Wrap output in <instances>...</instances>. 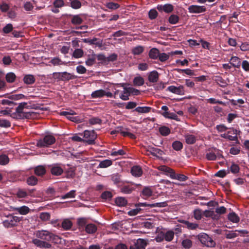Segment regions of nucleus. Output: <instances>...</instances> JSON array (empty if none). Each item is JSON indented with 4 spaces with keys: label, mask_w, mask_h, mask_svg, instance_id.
<instances>
[{
    "label": "nucleus",
    "mask_w": 249,
    "mask_h": 249,
    "mask_svg": "<svg viewBox=\"0 0 249 249\" xmlns=\"http://www.w3.org/2000/svg\"><path fill=\"white\" fill-rule=\"evenodd\" d=\"M27 103L22 102L19 103L16 108V112L12 114V117L17 119H30L32 117L33 112H25L24 108H27Z\"/></svg>",
    "instance_id": "f257e3e1"
},
{
    "label": "nucleus",
    "mask_w": 249,
    "mask_h": 249,
    "mask_svg": "<svg viewBox=\"0 0 249 249\" xmlns=\"http://www.w3.org/2000/svg\"><path fill=\"white\" fill-rule=\"evenodd\" d=\"M55 137L51 135H46L43 138L38 140L36 145L38 147H48L55 142Z\"/></svg>",
    "instance_id": "f03ea898"
},
{
    "label": "nucleus",
    "mask_w": 249,
    "mask_h": 249,
    "mask_svg": "<svg viewBox=\"0 0 249 249\" xmlns=\"http://www.w3.org/2000/svg\"><path fill=\"white\" fill-rule=\"evenodd\" d=\"M197 238L203 246L210 248L214 247L215 246V242L205 233H199L197 235Z\"/></svg>",
    "instance_id": "7ed1b4c3"
},
{
    "label": "nucleus",
    "mask_w": 249,
    "mask_h": 249,
    "mask_svg": "<svg viewBox=\"0 0 249 249\" xmlns=\"http://www.w3.org/2000/svg\"><path fill=\"white\" fill-rule=\"evenodd\" d=\"M83 137L85 138V142L89 144H93L95 140L97 138V135L94 130H86L83 132Z\"/></svg>",
    "instance_id": "20e7f679"
},
{
    "label": "nucleus",
    "mask_w": 249,
    "mask_h": 249,
    "mask_svg": "<svg viewBox=\"0 0 249 249\" xmlns=\"http://www.w3.org/2000/svg\"><path fill=\"white\" fill-rule=\"evenodd\" d=\"M54 76L57 79L62 81H69L71 79H74L77 76L66 71L61 72H55L53 73Z\"/></svg>",
    "instance_id": "39448f33"
},
{
    "label": "nucleus",
    "mask_w": 249,
    "mask_h": 249,
    "mask_svg": "<svg viewBox=\"0 0 249 249\" xmlns=\"http://www.w3.org/2000/svg\"><path fill=\"white\" fill-rule=\"evenodd\" d=\"M50 172L53 176H60L63 174L64 169L60 166L59 163H54L49 166Z\"/></svg>",
    "instance_id": "423d86ee"
},
{
    "label": "nucleus",
    "mask_w": 249,
    "mask_h": 249,
    "mask_svg": "<svg viewBox=\"0 0 249 249\" xmlns=\"http://www.w3.org/2000/svg\"><path fill=\"white\" fill-rule=\"evenodd\" d=\"M51 232L46 230H40L36 231V237L41 240L49 242L51 236Z\"/></svg>",
    "instance_id": "0eeeda50"
},
{
    "label": "nucleus",
    "mask_w": 249,
    "mask_h": 249,
    "mask_svg": "<svg viewBox=\"0 0 249 249\" xmlns=\"http://www.w3.org/2000/svg\"><path fill=\"white\" fill-rule=\"evenodd\" d=\"M189 13L192 14H199L206 11V8L205 6H199L197 5H192L188 8Z\"/></svg>",
    "instance_id": "6e6552de"
},
{
    "label": "nucleus",
    "mask_w": 249,
    "mask_h": 249,
    "mask_svg": "<svg viewBox=\"0 0 249 249\" xmlns=\"http://www.w3.org/2000/svg\"><path fill=\"white\" fill-rule=\"evenodd\" d=\"M179 222L182 224V227L189 230H196L199 227V225L195 222H191L185 220H180Z\"/></svg>",
    "instance_id": "1a4fd4ad"
},
{
    "label": "nucleus",
    "mask_w": 249,
    "mask_h": 249,
    "mask_svg": "<svg viewBox=\"0 0 249 249\" xmlns=\"http://www.w3.org/2000/svg\"><path fill=\"white\" fill-rule=\"evenodd\" d=\"M148 243L146 240L139 238L135 243L134 246H131L130 249H145Z\"/></svg>",
    "instance_id": "9d476101"
},
{
    "label": "nucleus",
    "mask_w": 249,
    "mask_h": 249,
    "mask_svg": "<svg viewBox=\"0 0 249 249\" xmlns=\"http://www.w3.org/2000/svg\"><path fill=\"white\" fill-rule=\"evenodd\" d=\"M166 90L173 93L180 95H184L185 93L184 86L182 85H180L178 87L174 86H170L167 88Z\"/></svg>",
    "instance_id": "9b49d317"
},
{
    "label": "nucleus",
    "mask_w": 249,
    "mask_h": 249,
    "mask_svg": "<svg viewBox=\"0 0 249 249\" xmlns=\"http://www.w3.org/2000/svg\"><path fill=\"white\" fill-rule=\"evenodd\" d=\"M60 114L61 115L65 116L67 117L68 119L69 120L75 122V123H80V119L78 118L77 117H72L71 115H73L76 114V113L73 111H71V112L63 111L60 113Z\"/></svg>",
    "instance_id": "f8f14e48"
},
{
    "label": "nucleus",
    "mask_w": 249,
    "mask_h": 249,
    "mask_svg": "<svg viewBox=\"0 0 249 249\" xmlns=\"http://www.w3.org/2000/svg\"><path fill=\"white\" fill-rule=\"evenodd\" d=\"M168 205L167 202H162L155 203H139L136 205L137 206H148L150 208L153 207H165Z\"/></svg>",
    "instance_id": "ddd939ff"
},
{
    "label": "nucleus",
    "mask_w": 249,
    "mask_h": 249,
    "mask_svg": "<svg viewBox=\"0 0 249 249\" xmlns=\"http://www.w3.org/2000/svg\"><path fill=\"white\" fill-rule=\"evenodd\" d=\"M32 243L36 247L40 248L50 249L52 247V245L46 241H42L38 239H33Z\"/></svg>",
    "instance_id": "4468645a"
},
{
    "label": "nucleus",
    "mask_w": 249,
    "mask_h": 249,
    "mask_svg": "<svg viewBox=\"0 0 249 249\" xmlns=\"http://www.w3.org/2000/svg\"><path fill=\"white\" fill-rule=\"evenodd\" d=\"M205 157L208 160H215V148L208 149L206 152Z\"/></svg>",
    "instance_id": "2eb2a0df"
},
{
    "label": "nucleus",
    "mask_w": 249,
    "mask_h": 249,
    "mask_svg": "<svg viewBox=\"0 0 249 249\" xmlns=\"http://www.w3.org/2000/svg\"><path fill=\"white\" fill-rule=\"evenodd\" d=\"M85 230L88 234H94L97 231V227L94 224H88L85 226Z\"/></svg>",
    "instance_id": "dca6fc26"
},
{
    "label": "nucleus",
    "mask_w": 249,
    "mask_h": 249,
    "mask_svg": "<svg viewBox=\"0 0 249 249\" xmlns=\"http://www.w3.org/2000/svg\"><path fill=\"white\" fill-rule=\"evenodd\" d=\"M34 173L37 176H43L46 173V168L43 165H38L34 169Z\"/></svg>",
    "instance_id": "f3484780"
},
{
    "label": "nucleus",
    "mask_w": 249,
    "mask_h": 249,
    "mask_svg": "<svg viewBox=\"0 0 249 249\" xmlns=\"http://www.w3.org/2000/svg\"><path fill=\"white\" fill-rule=\"evenodd\" d=\"M23 80L25 84L32 85L35 82L36 78L33 75L27 74L24 76Z\"/></svg>",
    "instance_id": "a211bd4d"
},
{
    "label": "nucleus",
    "mask_w": 249,
    "mask_h": 249,
    "mask_svg": "<svg viewBox=\"0 0 249 249\" xmlns=\"http://www.w3.org/2000/svg\"><path fill=\"white\" fill-rule=\"evenodd\" d=\"M148 80L152 83L157 82L159 79V73L156 71H153L150 72L148 75Z\"/></svg>",
    "instance_id": "6ab92c4d"
},
{
    "label": "nucleus",
    "mask_w": 249,
    "mask_h": 249,
    "mask_svg": "<svg viewBox=\"0 0 249 249\" xmlns=\"http://www.w3.org/2000/svg\"><path fill=\"white\" fill-rule=\"evenodd\" d=\"M131 173L133 176L139 177L142 176V171L140 166H134L131 168Z\"/></svg>",
    "instance_id": "aec40b11"
},
{
    "label": "nucleus",
    "mask_w": 249,
    "mask_h": 249,
    "mask_svg": "<svg viewBox=\"0 0 249 249\" xmlns=\"http://www.w3.org/2000/svg\"><path fill=\"white\" fill-rule=\"evenodd\" d=\"M70 16L72 17L71 23L73 25H80L83 22V19L80 17L79 15H71Z\"/></svg>",
    "instance_id": "412c9836"
},
{
    "label": "nucleus",
    "mask_w": 249,
    "mask_h": 249,
    "mask_svg": "<svg viewBox=\"0 0 249 249\" xmlns=\"http://www.w3.org/2000/svg\"><path fill=\"white\" fill-rule=\"evenodd\" d=\"M147 151L153 156H157V154L161 156L163 154V151L161 150L151 146H149L148 147Z\"/></svg>",
    "instance_id": "4be33fe9"
},
{
    "label": "nucleus",
    "mask_w": 249,
    "mask_h": 249,
    "mask_svg": "<svg viewBox=\"0 0 249 249\" xmlns=\"http://www.w3.org/2000/svg\"><path fill=\"white\" fill-rule=\"evenodd\" d=\"M15 210L22 215L27 214L30 211V209L26 206H23L20 207L15 208Z\"/></svg>",
    "instance_id": "5701e85b"
},
{
    "label": "nucleus",
    "mask_w": 249,
    "mask_h": 249,
    "mask_svg": "<svg viewBox=\"0 0 249 249\" xmlns=\"http://www.w3.org/2000/svg\"><path fill=\"white\" fill-rule=\"evenodd\" d=\"M159 53L160 51L158 49L153 48L149 52V57L153 59H156L158 58Z\"/></svg>",
    "instance_id": "b1692460"
},
{
    "label": "nucleus",
    "mask_w": 249,
    "mask_h": 249,
    "mask_svg": "<svg viewBox=\"0 0 249 249\" xmlns=\"http://www.w3.org/2000/svg\"><path fill=\"white\" fill-rule=\"evenodd\" d=\"M215 82L222 88H225L228 85V83L221 76H217L215 78Z\"/></svg>",
    "instance_id": "393cba45"
},
{
    "label": "nucleus",
    "mask_w": 249,
    "mask_h": 249,
    "mask_svg": "<svg viewBox=\"0 0 249 249\" xmlns=\"http://www.w3.org/2000/svg\"><path fill=\"white\" fill-rule=\"evenodd\" d=\"M77 224L80 230L85 228V226L87 224V219L84 217L79 218L77 220Z\"/></svg>",
    "instance_id": "a878e982"
},
{
    "label": "nucleus",
    "mask_w": 249,
    "mask_h": 249,
    "mask_svg": "<svg viewBox=\"0 0 249 249\" xmlns=\"http://www.w3.org/2000/svg\"><path fill=\"white\" fill-rule=\"evenodd\" d=\"M185 139L186 142L188 144H193L195 143L196 140V136L191 134L185 135Z\"/></svg>",
    "instance_id": "bb28decb"
},
{
    "label": "nucleus",
    "mask_w": 249,
    "mask_h": 249,
    "mask_svg": "<svg viewBox=\"0 0 249 249\" xmlns=\"http://www.w3.org/2000/svg\"><path fill=\"white\" fill-rule=\"evenodd\" d=\"M115 202L119 207L125 206L127 203L126 199L123 197H118L115 199Z\"/></svg>",
    "instance_id": "cd10ccee"
},
{
    "label": "nucleus",
    "mask_w": 249,
    "mask_h": 249,
    "mask_svg": "<svg viewBox=\"0 0 249 249\" xmlns=\"http://www.w3.org/2000/svg\"><path fill=\"white\" fill-rule=\"evenodd\" d=\"M159 131L163 136H167L171 133L170 129L166 126H162L159 127Z\"/></svg>",
    "instance_id": "c85d7f7f"
},
{
    "label": "nucleus",
    "mask_w": 249,
    "mask_h": 249,
    "mask_svg": "<svg viewBox=\"0 0 249 249\" xmlns=\"http://www.w3.org/2000/svg\"><path fill=\"white\" fill-rule=\"evenodd\" d=\"M133 83L134 86H141L144 84V80L143 77L139 76L134 78Z\"/></svg>",
    "instance_id": "c756f323"
},
{
    "label": "nucleus",
    "mask_w": 249,
    "mask_h": 249,
    "mask_svg": "<svg viewBox=\"0 0 249 249\" xmlns=\"http://www.w3.org/2000/svg\"><path fill=\"white\" fill-rule=\"evenodd\" d=\"M16 74L12 72L7 73L5 76V79L8 83H12L15 81L16 79Z\"/></svg>",
    "instance_id": "7c9ffc66"
},
{
    "label": "nucleus",
    "mask_w": 249,
    "mask_h": 249,
    "mask_svg": "<svg viewBox=\"0 0 249 249\" xmlns=\"http://www.w3.org/2000/svg\"><path fill=\"white\" fill-rule=\"evenodd\" d=\"M112 164V161L110 160H105L103 161H101L98 166V168H107L110 166H111Z\"/></svg>",
    "instance_id": "2f4dec72"
},
{
    "label": "nucleus",
    "mask_w": 249,
    "mask_h": 249,
    "mask_svg": "<svg viewBox=\"0 0 249 249\" xmlns=\"http://www.w3.org/2000/svg\"><path fill=\"white\" fill-rule=\"evenodd\" d=\"M228 217V219L233 223H238L240 220L239 217L234 212L230 213Z\"/></svg>",
    "instance_id": "473e14b6"
},
{
    "label": "nucleus",
    "mask_w": 249,
    "mask_h": 249,
    "mask_svg": "<svg viewBox=\"0 0 249 249\" xmlns=\"http://www.w3.org/2000/svg\"><path fill=\"white\" fill-rule=\"evenodd\" d=\"M230 63L234 67L238 68L240 66V59L237 56H232Z\"/></svg>",
    "instance_id": "72a5a7b5"
},
{
    "label": "nucleus",
    "mask_w": 249,
    "mask_h": 249,
    "mask_svg": "<svg viewBox=\"0 0 249 249\" xmlns=\"http://www.w3.org/2000/svg\"><path fill=\"white\" fill-rule=\"evenodd\" d=\"M135 190V188L131 185H124L121 188V192L124 194H130Z\"/></svg>",
    "instance_id": "f704fd0d"
},
{
    "label": "nucleus",
    "mask_w": 249,
    "mask_h": 249,
    "mask_svg": "<svg viewBox=\"0 0 249 249\" xmlns=\"http://www.w3.org/2000/svg\"><path fill=\"white\" fill-rule=\"evenodd\" d=\"M75 170L73 167H70L67 169L65 173L66 175V177L68 178H73L75 175Z\"/></svg>",
    "instance_id": "c9c22d12"
},
{
    "label": "nucleus",
    "mask_w": 249,
    "mask_h": 249,
    "mask_svg": "<svg viewBox=\"0 0 249 249\" xmlns=\"http://www.w3.org/2000/svg\"><path fill=\"white\" fill-rule=\"evenodd\" d=\"M92 98H101L104 96V90L99 89L93 91L91 94Z\"/></svg>",
    "instance_id": "e433bc0d"
},
{
    "label": "nucleus",
    "mask_w": 249,
    "mask_h": 249,
    "mask_svg": "<svg viewBox=\"0 0 249 249\" xmlns=\"http://www.w3.org/2000/svg\"><path fill=\"white\" fill-rule=\"evenodd\" d=\"M151 107H136L134 111L141 113H148L150 111Z\"/></svg>",
    "instance_id": "4c0bfd02"
},
{
    "label": "nucleus",
    "mask_w": 249,
    "mask_h": 249,
    "mask_svg": "<svg viewBox=\"0 0 249 249\" xmlns=\"http://www.w3.org/2000/svg\"><path fill=\"white\" fill-rule=\"evenodd\" d=\"M89 123L90 125L101 124L102 120L97 117H93L89 120Z\"/></svg>",
    "instance_id": "58836bf2"
},
{
    "label": "nucleus",
    "mask_w": 249,
    "mask_h": 249,
    "mask_svg": "<svg viewBox=\"0 0 249 249\" xmlns=\"http://www.w3.org/2000/svg\"><path fill=\"white\" fill-rule=\"evenodd\" d=\"M26 182L29 185L34 186L37 184L38 179L35 176H31L27 178Z\"/></svg>",
    "instance_id": "ea45409f"
},
{
    "label": "nucleus",
    "mask_w": 249,
    "mask_h": 249,
    "mask_svg": "<svg viewBox=\"0 0 249 249\" xmlns=\"http://www.w3.org/2000/svg\"><path fill=\"white\" fill-rule=\"evenodd\" d=\"M96 59V55L95 54L89 56L86 61V64L88 66H92L95 63Z\"/></svg>",
    "instance_id": "a19ab883"
},
{
    "label": "nucleus",
    "mask_w": 249,
    "mask_h": 249,
    "mask_svg": "<svg viewBox=\"0 0 249 249\" xmlns=\"http://www.w3.org/2000/svg\"><path fill=\"white\" fill-rule=\"evenodd\" d=\"M179 19V17L175 14H172L168 18V22L172 24H175L178 23Z\"/></svg>",
    "instance_id": "79ce46f5"
},
{
    "label": "nucleus",
    "mask_w": 249,
    "mask_h": 249,
    "mask_svg": "<svg viewBox=\"0 0 249 249\" xmlns=\"http://www.w3.org/2000/svg\"><path fill=\"white\" fill-rule=\"evenodd\" d=\"M7 98L13 100H18L25 98L26 96L23 94H15L8 95Z\"/></svg>",
    "instance_id": "37998d69"
},
{
    "label": "nucleus",
    "mask_w": 249,
    "mask_h": 249,
    "mask_svg": "<svg viewBox=\"0 0 249 249\" xmlns=\"http://www.w3.org/2000/svg\"><path fill=\"white\" fill-rule=\"evenodd\" d=\"M172 147L176 151H179L183 148V144L180 142L178 141H176L172 143Z\"/></svg>",
    "instance_id": "c03bdc74"
},
{
    "label": "nucleus",
    "mask_w": 249,
    "mask_h": 249,
    "mask_svg": "<svg viewBox=\"0 0 249 249\" xmlns=\"http://www.w3.org/2000/svg\"><path fill=\"white\" fill-rule=\"evenodd\" d=\"M72 225V222L68 219L64 220L62 223V228L66 230H69L71 227Z\"/></svg>",
    "instance_id": "a18cd8bd"
},
{
    "label": "nucleus",
    "mask_w": 249,
    "mask_h": 249,
    "mask_svg": "<svg viewBox=\"0 0 249 249\" xmlns=\"http://www.w3.org/2000/svg\"><path fill=\"white\" fill-rule=\"evenodd\" d=\"M84 52L81 49H76L72 54V56L75 58H79L83 56Z\"/></svg>",
    "instance_id": "49530a36"
},
{
    "label": "nucleus",
    "mask_w": 249,
    "mask_h": 249,
    "mask_svg": "<svg viewBox=\"0 0 249 249\" xmlns=\"http://www.w3.org/2000/svg\"><path fill=\"white\" fill-rule=\"evenodd\" d=\"M164 239L166 241H171L173 240L174 236V232L172 231H168L164 234Z\"/></svg>",
    "instance_id": "de8ad7c7"
},
{
    "label": "nucleus",
    "mask_w": 249,
    "mask_h": 249,
    "mask_svg": "<svg viewBox=\"0 0 249 249\" xmlns=\"http://www.w3.org/2000/svg\"><path fill=\"white\" fill-rule=\"evenodd\" d=\"M142 194L143 196L149 197L152 196V191L148 187H145L142 192Z\"/></svg>",
    "instance_id": "09e8293b"
},
{
    "label": "nucleus",
    "mask_w": 249,
    "mask_h": 249,
    "mask_svg": "<svg viewBox=\"0 0 249 249\" xmlns=\"http://www.w3.org/2000/svg\"><path fill=\"white\" fill-rule=\"evenodd\" d=\"M126 154V152L123 149H119L117 151H115L114 149L112 150L110 155L112 157H116L118 156H124Z\"/></svg>",
    "instance_id": "8fccbe9b"
},
{
    "label": "nucleus",
    "mask_w": 249,
    "mask_h": 249,
    "mask_svg": "<svg viewBox=\"0 0 249 249\" xmlns=\"http://www.w3.org/2000/svg\"><path fill=\"white\" fill-rule=\"evenodd\" d=\"M50 62L54 66L65 64L59 57H54L51 59Z\"/></svg>",
    "instance_id": "3c124183"
},
{
    "label": "nucleus",
    "mask_w": 249,
    "mask_h": 249,
    "mask_svg": "<svg viewBox=\"0 0 249 249\" xmlns=\"http://www.w3.org/2000/svg\"><path fill=\"white\" fill-rule=\"evenodd\" d=\"M13 30V27L12 24H6L2 29V32L4 34H7L12 33Z\"/></svg>",
    "instance_id": "603ef678"
},
{
    "label": "nucleus",
    "mask_w": 249,
    "mask_h": 249,
    "mask_svg": "<svg viewBox=\"0 0 249 249\" xmlns=\"http://www.w3.org/2000/svg\"><path fill=\"white\" fill-rule=\"evenodd\" d=\"M182 246L185 249H190L192 246V241L189 239H185L182 241Z\"/></svg>",
    "instance_id": "864d4df0"
},
{
    "label": "nucleus",
    "mask_w": 249,
    "mask_h": 249,
    "mask_svg": "<svg viewBox=\"0 0 249 249\" xmlns=\"http://www.w3.org/2000/svg\"><path fill=\"white\" fill-rule=\"evenodd\" d=\"M98 40L97 38L94 37L92 39H89V38H85L84 39V42L86 43H88L90 45H100V43L97 42V41Z\"/></svg>",
    "instance_id": "5fc2aeb1"
},
{
    "label": "nucleus",
    "mask_w": 249,
    "mask_h": 249,
    "mask_svg": "<svg viewBox=\"0 0 249 249\" xmlns=\"http://www.w3.org/2000/svg\"><path fill=\"white\" fill-rule=\"evenodd\" d=\"M194 218L197 220H200L202 218V211L201 210L198 209H195L194 211Z\"/></svg>",
    "instance_id": "6e6d98bb"
},
{
    "label": "nucleus",
    "mask_w": 249,
    "mask_h": 249,
    "mask_svg": "<svg viewBox=\"0 0 249 249\" xmlns=\"http://www.w3.org/2000/svg\"><path fill=\"white\" fill-rule=\"evenodd\" d=\"M188 178L183 174L176 173V175L175 176L173 179H177L180 181H185Z\"/></svg>",
    "instance_id": "4d7b16f0"
},
{
    "label": "nucleus",
    "mask_w": 249,
    "mask_h": 249,
    "mask_svg": "<svg viewBox=\"0 0 249 249\" xmlns=\"http://www.w3.org/2000/svg\"><path fill=\"white\" fill-rule=\"evenodd\" d=\"M111 179L115 184L121 182V175L119 174H114L111 176Z\"/></svg>",
    "instance_id": "13d9d810"
},
{
    "label": "nucleus",
    "mask_w": 249,
    "mask_h": 249,
    "mask_svg": "<svg viewBox=\"0 0 249 249\" xmlns=\"http://www.w3.org/2000/svg\"><path fill=\"white\" fill-rule=\"evenodd\" d=\"M50 241L55 244H58L61 242V238L57 235L51 233Z\"/></svg>",
    "instance_id": "bf43d9fd"
},
{
    "label": "nucleus",
    "mask_w": 249,
    "mask_h": 249,
    "mask_svg": "<svg viewBox=\"0 0 249 249\" xmlns=\"http://www.w3.org/2000/svg\"><path fill=\"white\" fill-rule=\"evenodd\" d=\"M9 160L8 156L6 155H0V164L6 165L9 162Z\"/></svg>",
    "instance_id": "052dcab7"
},
{
    "label": "nucleus",
    "mask_w": 249,
    "mask_h": 249,
    "mask_svg": "<svg viewBox=\"0 0 249 249\" xmlns=\"http://www.w3.org/2000/svg\"><path fill=\"white\" fill-rule=\"evenodd\" d=\"M71 6L73 9H79L81 6V3L78 0H72L71 3Z\"/></svg>",
    "instance_id": "680f3d73"
},
{
    "label": "nucleus",
    "mask_w": 249,
    "mask_h": 249,
    "mask_svg": "<svg viewBox=\"0 0 249 249\" xmlns=\"http://www.w3.org/2000/svg\"><path fill=\"white\" fill-rule=\"evenodd\" d=\"M143 52V48L141 46H138L134 48L132 53L134 55H139Z\"/></svg>",
    "instance_id": "e2e57ef3"
},
{
    "label": "nucleus",
    "mask_w": 249,
    "mask_h": 249,
    "mask_svg": "<svg viewBox=\"0 0 249 249\" xmlns=\"http://www.w3.org/2000/svg\"><path fill=\"white\" fill-rule=\"evenodd\" d=\"M11 126L10 121L5 119H0V127L8 128Z\"/></svg>",
    "instance_id": "0e129e2a"
},
{
    "label": "nucleus",
    "mask_w": 249,
    "mask_h": 249,
    "mask_svg": "<svg viewBox=\"0 0 249 249\" xmlns=\"http://www.w3.org/2000/svg\"><path fill=\"white\" fill-rule=\"evenodd\" d=\"M75 190H71L69 192L67 193L63 196H62V198L63 199H66L69 198H74L75 196Z\"/></svg>",
    "instance_id": "69168bd1"
},
{
    "label": "nucleus",
    "mask_w": 249,
    "mask_h": 249,
    "mask_svg": "<svg viewBox=\"0 0 249 249\" xmlns=\"http://www.w3.org/2000/svg\"><path fill=\"white\" fill-rule=\"evenodd\" d=\"M164 12L166 13L172 12L174 10V6L171 4H165L163 5Z\"/></svg>",
    "instance_id": "338daca9"
},
{
    "label": "nucleus",
    "mask_w": 249,
    "mask_h": 249,
    "mask_svg": "<svg viewBox=\"0 0 249 249\" xmlns=\"http://www.w3.org/2000/svg\"><path fill=\"white\" fill-rule=\"evenodd\" d=\"M169 58V55L166 54V53H159V55L158 56V58L159 60L161 62H165Z\"/></svg>",
    "instance_id": "774afa93"
}]
</instances>
